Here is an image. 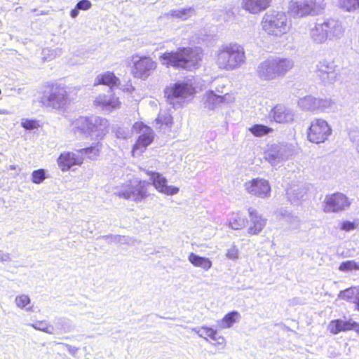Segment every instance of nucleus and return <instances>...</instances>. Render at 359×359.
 I'll return each instance as SVG.
<instances>
[{
    "instance_id": "nucleus-17",
    "label": "nucleus",
    "mask_w": 359,
    "mask_h": 359,
    "mask_svg": "<svg viewBox=\"0 0 359 359\" xmlns=\"http://www.w3.org/2000/svg\"><path fill=\"white\" fill-rule=\"evenodd\" d=\"M327 330L333 334L348 330H354L359 334V324L351 319L348 320L337 319L332 320L329 323Z\"/></svg>"
},
{
    "instance_id": "nucleus-56",
    "label": "nucleus",
    "mask_w": 359,
    "mask_h": 359,
    "mask_svg": "<svg viewBox=\"0 0 359 359\" xmlns=\"http://www.w3.org/2000/svg\"><path fill=\"white\" fill-rule=\"evenodd\" d=\"M355 308L359 311V285L358 292H356V298L355 300Z\"/></svg>"
},
{
    "instance_id": "nucleus-28",
    "label": "nucleus",
    "mask_w": 359,
    "mask_h": 359,
    "mask_svg": "<svg viewBox=\"0 0 359 359\" xmlns=\"http://www.w3.org/2000/svg\"><path fill=\"white\" fill-rule=\"evenodd\" d=\"M203 100L204 107L210 110H212L224 102V97L217 95L212 90H210L204 95Z\"/></svg>"
},
{
    "instance_id": "nucleus-50",
    "label": "nucleus",
    "mask_w": 359,
    "mask_h": 359,
    "mask_svg": "<svg viewBox=\"0 0 359 359\" xmlns=\"http://www.w3.org/2000/svg\"><path fill=\"white\" fill-rule=\"evenodd\" d=\"M76 8L82 11H86L91 8L92 4L89 0H81L76 4Z\"/></svg>"
},
{
    "instance_id": "nucleus-24",
    "label": "nucleus",
    "mask_w": 359,
    "mask_h": 359,
    "mask_svg": "<svg viewBox=\"0 0 359 359\" xmlns=\"http://www.w3.org/2000/svg\"><path fill=\"white\" fill-rule=\"evenodd\" d=\"M309 36L311 40L315 44H325L329 41L323 22L317 21L310 29Z\"/></svg>"
},
{
    "instance_id": "nucleus-42",
    "label": "nucleus",
    "mask_w": 359,
    "mask_h": 359,
    "mask_svg": "<svg viewBox=\"0 0 359 359\" xmlns=\"http://www.w3.org/2000/svg\"><path fill=\"white\" fill-rule=\"evenodd\" d=\"M156 121L158 124H161V126H170L172 124V118L168 111H160Z\"/></svg>"
},
{
    "instance_id": "nucleus-8",
    "label": "nucleus",
    "mask_w": 359,
    "mask_h": 359,
    "mask_svg": "<svg viewBox=\"0 0 359 359\" xmlns=\"http://www.w3.org/2000/svg\"><path fill=\"white\" fill-rule=\"evenodd\" d=\"M149 186V182L140 181L136 186L126 185L117 189L114 194L121 198L140 203L149 196L148 187Z\"/></svg>"
},
{
    "instance_id": "nucleus-61",
    "label": "nucleus",
    "mask_w": 359,
    "mask_h": 359,
    "mask_svg": "<svg viewBox=\"0 0 359 359\" xmlns=\"http://www.w3.org/2000/svg\"><path fill=\"white\" fill-rule=\"evenodd\" d=\"M9 168H10V170H15V165H10Z\"/></svg>"
},
{
    "instance_id": "nucleus-9",
    "label": "nucleus",
    "mask_w": 359,
    "mask_h": 359,
    "mask_svg": "<svg viewBox=\"0 0 359 359\" xmlns=\"http://www.w3.org/2000/svg\"><path fill=\"white\" fill-rule=\"evenodd\" d=\"M332 134V128L328 123L321 118H316L311 123L308 130V140L313 143L324 142Z\"/></svg>"
},
{
    "instance_id": "nucleus-59",
    "label": "nucleus",
    "mask_w": 359,
    "mask_h": 359,
    "mask_svg": "<svg viewBox=\"0 0 359 359\" xmlns=\"http://www.w3.org/2000/svg\"><path fill=\"white\" fill-rule=\"evenodd\" d=\"M79 9H77L76 7L74 9L72 10V11L70 13L71 17L73 18L77 17L79 15Z\"/></svg>"
},
{
    "instance_id": "nucleus-60",
    "label": "nucleus",
    "mask_w": 359,
    "mask_h": 359,
    "mask_svg": "<svg viewBox=\"0 0 359 359\" xmlns=\"http://www.w3.org/2000/svg\"><path fill=\"white\" fill-rule=\"evenodd\" d=\"M8 111L4 109H0V114H7Z\"/></svg>"
},
{
    "instance_id": "nucleus-46",
    "label": "nucleus",
    "mask_w": 359,
    "mask_h": 359,
    "mask_svg": "<svg viewBox=\"0 0 359 359\" xmlns=\"http://www.w3.org/2000/svg\"><path fill=\"white\" fill-rule=\"evenodd\" d=\"M239 250L238 248L233 245H231L226 252V257L231 260H236L238 259Z\"/></svg>"
},
{
    "instance_id": "nucleus-57",
    "label": "nucleus",
    "mask_w": 359,
    "mask_h": 359,
    "mask_svg": "<svg viewBox=\"0 0 359 359\" xmlns=\"http://www.w3.org/2000/svg\"><path fill=\"white\" fill-rule=\"evenodd\" d=\"M201 330H202V333L203 334V338L206 341L209 342V339H208L207 337H204V335H206L207 330H213V329H212V328H210V327H201Z\"/></svg>"
},
{
    "instance_id": "nucleus-45",
    "label": "nucleus",
    "mask_w": 359,
    "mask_h": 359,
    "mask_svg": "<svg viewBox=\"0 0 359 359\" xmlns=\"http://www.w3.org/2000/svg\"><path fill=\"white\" fill-rule=\"evenodd\" d=\"M45 174V170L43 169L34 170L32 174V182L37 184L41 183L46 179Z\"/></svg>"
},
{
    "instance_id": "nucleus-2",
    "label": "nucleus",
    "mask_w": 359,
    "mask_h": 359,
    "mask_svg": "<svg viewBox=\"0 0 359 359\" xmlns=\"http://www.w3.org/2000/svg\"><path fill=\"white\" fill-rule=\"evenodd\" d=\"M294 65V62L292 58L270 57L258 64L255 74L262 81H272L285 75Z\"/></svg>"
},
{
    "instance_id": "nucleus-31",
    "label": "nucleus",
    "mask_w": 359,
    "mask_h": 359,
    "mask_svg": "<svg viewBox=\"0 0 359 359\" xmlns=\"http://www.w3.org/2000/svg\"><path fill=\"white\" fill-rule=\"evenodd\" d=\"M118 82L119 79L113 73L107 72L97 76L95 85H107L111 89L113 86H117Z\"/></svg>"
},
{
    "instance_id": "nucleus-14",
    "label": "nucleus",
    "mask_w": 359,
    "mask_h": 359,
    "mask_svg": "<svg viewBox=\"0 0 359 359\" xmlns=\"http://www.w3.org/2000/svg\"><path fill=\"white\" fill-rule=\"evenodd\" d=\"M290 155L287 147L282 144H272L264 153V158L273 166L287 160Z\"/></svg>"
},
{
    "instance_id": "nucleus-33",
    "label": "nucleus",
    "mask_w": 359,
    "mask_h": 359,
    "mask_svg": "<svg viewBox=\"0 0 359 359\" xmlns=\"http://www.w3.org/2000/svg\"><path fill=\"white\" fill-rule=\"evenodd\" d=\"M194 13V10L191 8H181V9H175V10H171L168 15L173 17L177 18L181 20H187L188 18L191 16Z\"/></svg>"
},
{
    "instance_id": "nucleus-41",
    "label": "nucleus",
    "mask_w": 359,
    "mask_h": 359,
    "mask_svg": "<svg viewBox=\"0 0 359 359\" xmlns=\"http://www.w3.org/2000/svg\"><path fill=\"white\" fill-rule=\"evenodd\" d=\"M28 325L36 330H39L50 334H52L54 332L53 326L48 324L45 320L37 321L36 323H30Z\"/></svg>"
},
{
    "instance_id": "nucleus-27",
    "label": "nucleus",
    "mask_w": 359,
    "mask_h": 359,
    "mask_svg": "<svg viewBox=\"0 0 359 359\" xmlns=\"http://www.w3.org/2000/svg\"><path fill=\"white\" fill-rule=\"evenodd\" d=\"M307 192L306 188L304 185L293 184L287 189V196L292 203L298 202L304 198Z\"/></svg>"
},
{
    "instance_id": "nucleus-35",
    "label": "nucleus",
    "mask_w": 359,
    "mask_h": 359,
    "mask_svg": "<svg viewBox=\"0 0 359 359\" xmlns=\"http://www.w3.org/2000/svg\"><path fill=\"white\" fill-rule=\"evenodd\" d=\"M338 6L346 12L359 10V0H338Z\"/></svg>"
},
{
    "instance_id": "nucleus-49",
    "label": "nucleus",
    "mask_w": 359,
    "mask_h": 359,
    "mask_svg": "<svg viewBox=\"0 0 359 359\" xmlns=\"http://www.w3.org/2000/svg\"><path fill=\"white\" fill-rule=\"evenodd\" d=\"M115 134L116 137L120 139H126L130 135L129 130L123 128H118L115 131Z\"/></svg>"
},
{
    "instance_id": "nucleus-58",
    "label": "nucleus",
    "mask_w": 359,
    "mask_h": 359,
    "mask_svg": "<svg viewBox=\"0 0 359 359\" xmlns=\"http://www.w3.org/2000/svg\"><path fill=\"white\" fill-rule=\"evenodd\" d=\"M192 330L194 332H195L198 335V337H203V334L202 333L201 327V328L194 327L192 329Z\"/></svg>"
},
{
    "instance_id": "nucleus-6",
    "label": "nucleus",
    "mask_w": 359,
    "mask_h": 359,
    "mask_svg": "<svg viewBox=\"0 0 359 359\" xmlns=\"http://www.w3.org/2000/svg\"><path fill=\"white\" fill-rule=\"evenodd\" d=\"M43 106L55 109H62L70 102L69 93L65 86L53 85L48 94L41 98Z\"/></svg>"
},
{
    "instance_id": "nucleus-51",
    "label": "nucleus",
    "mask_w": 359,
    "mask_h": 359,
    "mask_svg": "<svg viewBox=\"0 0 359 359\" xmlns=\"http://www.w3.org/2000/svg\"><path fill=\"white\" fill-rule=\"evenodd\" d=\"M57 320L65 332L69 331L71 329V322L69 319L60 318L57 319Z\"/></svg>"
},
{
    "instance_id": "nucleus-11",
    "label": "nucleus",
    "mask_w": 359,
    "mask_h": 359,
    "mask_svg": "<svg viewBox=\"0 0 359 359\" xmlns=\"http://www.w3.org/2000/svg\"><path fill=\"white\" fill-rule=\"evenodd\" d=\"M133 69L132 70L135 77L146 79L156 68V62L149 57L133 56Z\"/></svg>"
},
{
    "instance_id": "nucleus-3",
    "label": "nucleus",
    "mask_w": 359,
    "mask_h": 359,
    "mask_svg": "<svg viewBox=\"0 0 359 359\" xmlns=\"http://www.w3.org/2000/svg\"><path fill=\"white\" fill-rule=\"evenodd\" d=\"M245 54L242 46L236 43H227L221 46L215 54V64L219 69L235 70L245 62Z\"/></svg>"
},
{
    "instance_id": "nucleus-18",
    "label": "nucleus",
    "mask_w": 359,
    "mask_h": 359,
    "mask_svg": "<svg viewBox=\"0 0 359 359\" xmlns=\"http://www.w3.org/2000/svg\"><path fill=\"white\" fill-rule=\"evenodd\" d=\"M336 66L332 61L322 60L317 65V69L320 72V76L325 83H333L337 79L335 70Z\"/></svg>"
},
{
    "instance_id": "nucleus-37",
    "label": "nucleus",
    "mask_w": 359,
    "mask_h": 359,
    "mask_svg": "<svg viewBox=\"0 0 359 359\" xmlns=\"http://www.w3.org/2000/svg\"><path fill=\"white\" fill-rule=\"evenodd\" d=\"M241 318V315L238 311H231L223 318L222 320L221 327L222 328H229L236 321V319Z\"/></svg>"
},
{
    "instance_id": "nucleus-10",
    "label": "nucleus",
    "mask_w": 359,
    "mask_h": 359,
    "mask_svg": "<svg viewBox=\"0 0 359 359\" xmlns=\"http://www.w3.org/2000/svg\"><path fill=\"white\" fill-rule=\"evenodd\" d=\"M243 186L245 191L251 196L262 199L271 196V185L269 181L264 178H253L245 182Z\"/></svg>"
},
{
    "instance_id": "nucleus-44",
    "label": "nucleus",
    "mask_w": 359,
    "mask_h": 359,
    "mask_svg": "<svg viewBox=\"0 0 359 359\" xmlns=\"http://www.w3.org/2000/svg\"><path fill=\"white\" fill-rule=\"evenodd\" d=\"M206 336L215 341V343L212 344L214 346H224L225 345V339L222 336H218L217 331L214 330H207Z\"/></svg>"
},
{
    "instance_id": "nucleus-43",
    "label": "nucleus",
    "mask_w": 359,
    "mask_h": 359,
    "mask_svg": "<svg viewBox=\"0 0 359 359\" xmlns=\"http://www.w3.org/2000/svg\"><path fill=\"white\" fill-rule=\"evenodd\" d=\"M339 271L347 272L353 270H359V262H357L354 260H348L346 262H343L341 263L339 267Z\"/></svg>"
},
{
    "instance_id": "nucleus-26",
    "label": "nucleus",
    "mask_w": 359,
    "mask_h": 359,
    "mask_svg": "<svg viewBox=\"0 0 359 359\" xmlns=\"http://www.w3.org/2000/svg\"><path fill=\"white\" fill-rule=\"evenodd\" d=\"M72 130L74 133L83 136L90 135V117H79L72 123Z\"/></svg>"
},
{
    "instance_id": "nucleus-29",
    "label": "nucleus",
    "mask_w": 359,
    "mask_h": 359,
    "mask_svg": "<svg viewBox=\"0 0 359 359\" xmlns=\"http://www.w3.org/2000/svg\"><path fill=\"white\" fill-rule=\"evenodd\" d=\"M318 98L306 95L298 101V106L303 110L318 113Z\"/></svg>"
},
{
    "instance_id": "nucleus-48",
    "label": "nucleus",
    "mask_w": 359,
    "mask_h": 359,
    "mask_svg": "<svg viewBox=\"0 0 359 359\" xmlns=\"http://www.w3.org/2000/svg\"><path fill=\"white\" fill-rule=\"evenodd\" d=\"M21 126L26 130H33L36 128L39 124L35 120L23 119Z\"/></svg>"
},
{
    "instance_id": "nucleus-52",
    "label": "nucleus",
    "mask_w": 359,
    "mask_h": 359,
    "mask_svg": "<svg viewBox=\"0 0 359 359\" xmlns=\"http://www.w3.org/2000/svg\"><path fill=\"white\" fill-rule=\"evenodd\" d=\"M355 228V224L349 221L344 222L341 226V229L345 231H351L354 229Z\"/></svg>"
},
{
    "instance_id": "nucleus-54",
    "label": "nucleus",
    "mask_w": 359,
    "mask_h": 359,
    "mask_svg": "<svg viewBox=\"0 0 359 359\" xmlns=\"http://www.w3.org/2000/svg\"><path fill=\"white\" fill-rule=\"evenodd\" d=\"M10 261H11L10 254L3 253L0 250V262H10Z\"/></svg>"
},
{
    "instance_id": "nucleus-16",
    "label": "nucleus",
    "mask_w": 359,
    "mask_h": 359,
    "mask_svg": "<svg viewBox=\"0 0 359 359\" xmlns=\"http://www.w3.org/2000/svg\"><path fill=\"white\" fill-rule=\"evenodd\" d=\"M109 126V122L105 118L90 116L89 136L102 139L108 133Z\"/></svg>"
},
{
    "instance_id": "nucleus-22",
    "label": "nucleus",
    "mask_w": 359,
    "mask_h": 359,
    "mask_svg": "<svg viewBox=\"0 0 359 359\" xmlns=\"http://www.w3.org/2000/svg\"><path fill=\"white\" fill-rule=\"evenodd\" d=\"M94 103L96 106L100 107L102 110L107 112H111L120 107L118 98L111 94L99 95L95 98Z\"/></svg>"
},
{
    "instance_id": "nucleus-7",
    "label": "nucleus",
    "mask_w": 359,
    "mask_h": 359,
    "mask_svg": "<svg viewBox=\"0 0 359 359\" xmlns=\"http://www.w3.org/2000/svg\"><path fill=\"white\" fill-rule=\"evenodd\" d=\"M165 97L169 104L174 107L180 100L189 97L195 93V88L188 81H179L167 86L164 90Z\"/></svg>"
},
{
    "instance_id": "nucleus-12",
    "label": "nucleus",
    "mask_w": 359,
    "mask_h": 359,
    "mask_svg": "<svg viewBox=\"0 0 359 359\" xmlns=\"http://www.w3.org/2000/svg\"><path fill=\"white\" fill-rule=\"evenodd\" d=\"M133 128L139 133V137L133 147V152L135 154L139 150L142 153L153 142L154 131L143 123H135Z\"/></svg>"
},
{
    "instance_id": "nucleus-47",
    "label": "nucleus",
    "mask_w": 359,
    "mask_h": 359,
    "mask_svg": "<svg viewBox=\"0 0 359 359\" xmlns=\"http://www.w3.org/2000/svg\"><path fill=\"white\" fill-rule=\"evenodd\" d=\"M287 221L292 229H298L300 227V219L296 216L291 215H287Z\"/></svg>"
},
{
    "instance_id": "nucleus-21",
    "label": "nucleus",
    "mask_w": 359,
    "mask_h": 359,
    "mask_svg": "<svg viewBox=\"0 0 359 359\" xmlns=\"http://www.w3.org/2000/svg\"><path fill=\"white\" fill-rule=\"evenodd\" d=\"M248 212L250 215V225L248 229V233L250 235H257L265 227L266 219L252 208L248 209Z\"/></svg>"
},
{
    "instance_id": "nucleus-13",
    "label": "nucleus",
    "mask_w": 359,
    "mask_h": 359,
    "mask_svg": "<svg viewBox=\"0 0 359 359\" xmlns=\"http://www.w3.org/2000/svg\"><path fill=\"white\" fill-rule=\"evenodd\" d=\"M350 205L351 202L346 195L337 192L325 196L324 211L325 212H339L345 210Z\"/></svg>"
},
{
    "instance_id": "nucleus-5",
    "label": "nucleus",
    "mask_w": 359,
    "mask_h": 359,
    "mask_svg": "<svg viewBox=\"0 0 359 359\" xmlns=\"http://www.w3.org/2000/svg\"><path fill=\"white\" fill-rule=\"evenodd\" d=\"M324 0H292L289 3L288 12L294 18L316 15L325 9Z\"/></svg>"
},
{
    "instance_id": "nucleus-25",
    "label": "nucleus",
    "mask_w": 359,
    "mask_h": 359,
    "mask_svg": "<svg viewBox=\"0 0 359 359\" xmlns=\"http://www.w3.org/2000/svg\"><path fill=\"white\" fill-rule=\"evenodd\" d=\"M274 121L280 123H287L294 120V112L292 110L281 105L276 106L271 111Z\"/></svg>"
},
{
    "instance_id": "nucleus-15",
    "label": "nucleus",
    "mask_w": 359,
    "mask_h": 359,
    "mask_svg": "<svg viewBox=\"0 0 359 359\" xmlns=\"http://www.w3.org/2000/svg\"><path fill=\"white\" fill-rule=\"evenodd\" d=\"M147 174L150 176V180L151 181L150 185L152 184L158 191L168 196H173L179 192V188L168 186L167 184V180L160 173L153 171H147Z\"/></svg>"
},
{
    "instance_id": "nucleus-1",
    "label": "nucleus",
    "mask_w": 359,
    "mask_h": 359,
    "mask_svg": "<svg viewBox=\"0 0 359 359\" xmlns=\"http://www.w3.org/2000/svg\"><path fill=\"white\" fill-rule=\"evenodd\" d=\"M201 57L200 49L183 48L175 52H166L160 56L159 60L167 67L192 70L198 67Z\"/></svg>"
},
{
    "instance_id": "nucleus-53",
    "label": "nucleus",
    "mask_w": 359,
    "mask_h": 359,
    "mask_svg": "<svg viewBox=\"0 0 359 359\" xmlns=\"http://www.w3.org/2000/svg\"><path fill=\"white\" fill-rule=\"evenodd\" d=\"M63 344V345H65V346H66V348H67V349L68 352H69L72 355L74 356V355L76 354V353H77V351H78V350H79V348H76V347H75V346H72V345H70V344Z\"/></svg>"
},
{
    "instance_id": "nucleus-38",
    "label": "nucleus",
    "mask_w": 359,
    "mask_h": 359,
    "mask_svg": "<svg viewBox=\"0 0 359 359\" xmlns=\"http://www.w3.org/2000/svg\"><path fill=\"white\" fill-rule=\"evenodd\" d=\"M249 131L256 137H262L273 132V129L262 124H255L250 127Z\"/></svg>"
},
{
    "instance_id": "nucleus-32",
    "label": "nucleus",
    "mask_w": 359,
    "mask_h": 359,
    "mask_svg": "<svg viewBox=\"0 0 359 359\" xmlns=\"http://www.w3.org/2000/svg\"><path fill=\"white\" fill-rule=\"evenodd\" d=\"M247 219L240 212L232 213L229 221V226L232 229H241L245 226Z\"/></svg>"
},
{
    "instance_id": "nucleus-34",
    "label": "nucleus",
    "mask_w": 359,
    "mask_h": 359,
    "mask_svg": "<svg viewBox=\"0 0 359 359\" xmlns=\"http://www.w3.org/2000/svg\"><path fill=\"white\" fill-rule=\"evenodd\" d=\"M100 149L101 145L97 144L95 146L78 150V153L80 154V156H81L83 158V156H86L90 159H94L99 155Z\"/></svg>"
},
{
    "instance_id": "nucleus-20",
    "label": "nucleus",
    "mask_w": 359,
    "mask_h": 359,
    "mask_svg": "<svg viewBox=\"0 0 359 359\" xmlns=\"http://www.w3.org/2000/svg\"><path fill=\"white\" fill-rule=\"evenodd\" d=\"M83 158L80 154L73 152H65L60 154L57 158V163L62 171H67L75 165H81Z\"/></svg>"
},
{
    "instance_id": "nucleus-62",
    "label": "nucleus",
    "mask_w": 359,
    "mask_h": 359,
    "mask_svg": "<svg viewBox=\"0 0 359 359\" xmlns=\"http://www.w3.org/2000/svg\"><path fill=\"white\" fill-rule=\"evenodd\" d=\"M357 151L359 152V140L357 144Z\"/></svg>"
},
{
    "instance_id": "nucleus-39",
    "label": "nucleus",
    "mask_w": 359,
    "mask_h": 359,
    "mask_svg": "<svg viewBox=\"0 0 359 359\" xmlns=\"http://www.w3.org/2000/svg\"><path fill=\"white\" fill-rule=\"evenodd\" d=\"M358 286L352 287L343 291H341L339 294V297L355 304V300L356 298V292H358Z\"/></svg>"
},
{
    "instance_id": "nucleus-4",
    "label": "nucleus",
    "mask_w": 359,
    "mask_h": 359,
    "mask_svg": "<svg viewBox=\"0 0 359 359\" xmlns=\"http://www.w3.org/2000/svg\"><path fill=\"white\" fill-rule=\"evenodd\" d=\"M261 25L269 35L280 37L290 28V24L285 12L270 10L263 16Z\"/></svg>"
},
{
    "instance_id": "nucleus-55",
    "label": "nucleus",
    "mask_w": 359,
    "mask_h": 359,
    "mask_svg": "<svg viewBox=\"0 0 359 359\" xmlns=\"http://www.w3.org/2000/svg\"><path fill=\"white\" fill-rule=\"evenodd\" d=\"M111 238L114 241H116V242H121L122 240H124L126 241V238L125 236H103L104 238Z\"/></svg>"
},
{
    "instance_id": "nucleus-23",
    "label": "nucleus",
    "mask_w": 359,
    "mask_h": 359,
    "mask_svg": "<svg viewBox=\"0 0 359 359\" xmlns=\"http://www.w3.org/2000/svg\"><path fill=\"white\" fill-rule=\"evenodd\" d=\"M272 0H242L241 8L251 14H259L268 8Z\"/></svg>"
},
{
    "instance_id": "nucleus-40",
    "label": "nucleus",
    "mask_w": 359,
    "mask_h": 359,
    "mask_svg": "<svg viewBox=\"0 0 359 359\" xmlns=\"http://www.w3.org/2000/svg\"><path fill=\"white\" fill-rule=\"evenodd\" d=\"M335 104L330 99L318 98V113L330 112L334 108Z\"/></svg>"
},
{
    "instance_id": "nucleus-36",
    "label": "nucleus",
    "mask_w": 359,
    "mask_h": 359,
    "mask_svg": "<svg viewBox=\"0 0 359 359\" xmlns=\"http://www.w3.org/2000/svg\"><path fill=\"white\" fill-rule=\"evenodd\" d=\"M15 305L21 309H25L27 311H32V307L27 306L31 303V299L29 297L27 294H20L15 297Z\"/></svg>"
},
{
    "instance_id": "nucleus-30",
    "label": "nucleus",
    "mask_w": 359,
    "mask_h": 359,
    "mask_svg": "<svg viewBox=\"0 0 359 359\" xmlns=\"http://www.w3.org/2000/svg\"><path fill=\"white\" fill-rule=\"evenodd\" d=\"M188 259L194 266L200 267L205 271H208L212 265L210 259L201 257L194 252L189 254Z\"/></svg>"
},
{
    "instance_id": "nucleus-19",
    "label": "nucleus",
    "mask_w": 359,
    "mask_h": 359,
    "mask_svg": "<svg viewBox=\"0 0 359 359\" xmlns=\"http://www.w3.org/2000/svg\"><path fill=\"white\" fill-rule=\"evenodd\" d=\"M329 41L341 39L345 32V28L341 21L329 18L323 21Z\"/></svg>"
}]
</instances>
